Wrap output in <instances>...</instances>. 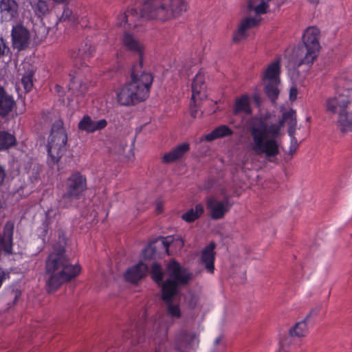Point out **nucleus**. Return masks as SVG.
Segmentation results:
<instances>
[{
  "instance_id": "nucleus-1",
  "label": "nucleus",
  "mask_w": 352,
  "mask_h": 352,
  "mask_svg": "<svg viewBox=\"0 0 352 352\" xmlns=\"http://www.w3.org/2000/svg\"><path fill=\"white\" fill-rule=\"evenodd\" d=\"M275 116L271 114L254 117L248 122V129L252 138L250 148L257 155H264L267 161L274 162L280 153L282 136L281 129L284 124L288 125L287 133L292 135L296 133L297 120L296 112L290 109L282 114V118L276 121Z\"/></svg>"
},
{
  "instance_id": "nucleus-2",
  "label": "nucleus",
  "mask_w": 352,
  "mask_h": 352,
  "mask_svg": "<svg viewBox=\"0 0 352 352\" xmlns=\"http://www.w3.org/2000/svg\"><path fill=\"white\" fill-rule=\"evenodd\" d=\"M188 9L186 0H145L140 13L136 9L121 10L115 16V25L133 30L143 19L166 21L181 16Z\"/></svg>"
},
{
  "instance_id": "nucleus-3",
  "label": "nucleus",
  "mask_w": 352,
  "mask_h": 352,
  "mask_svg": "<svg viewBox=\"0 0 352 352\" xmlns=\"http://www.w3.org/2000/svg\"><path fill=\"white\" fill-rule=\"evenodd\" d=\"M58 240L53 251L45 260L46 289L48 293L56 291L64 283L71 281L80 272L78 265H72L65 254L67 237L62 229L57 230Z\"/></svg>"
},
{
  "instance_id": "nucleus-4",
  "label": "nucleus",
  "mask_w": 352,
  "mask_h": 352,
  "mask_svg": "<svg viewBox=\"0 0 352 352\" xmlns=\"http://www.w3.org/2000/svg\"><path fill=\"white\" fill-rule=\"evenodd\" d=\"M167 270L169 278L162 285V299L167 303L168 314L173 318H179L182 316L180 308L172 301L177 293L178 286L186 285L190 277L174 260L167 265Z\"/></svg>"
},
{
  "instance_id": "nucleus-5",
  "label": "nucleus",
  "mask_w": 352,
  "mask_h": 352,
  "mask_svg": "<svg viewBox=\"0 0 352 352\" xmlns=\"http://www.w3.org/2000/svg\"><path fill=\"white\" fill-rule=\"evenodd\" d=\"M153 77L149 72L142 69V63H138L133 65L131 72V81L126 82L131 91L135 94L140 102L144 101L149 96L150 88Z\"/></svg>"
},
{
  "instance_id": "nucleus-6",
  "label": "nucleus",
  "mask_w": 352,
  "mask_h": 352,
  "mask_svg": "<svg viewBox=\"0 0 352 352\" xmlns=\"http://www.w3.org/2000/svg\"><path fill=\"white\" fill-rule=\"evenodd\" d=\"M319 36L320 30L317 28L311 26L306 29L302 36L303 45L297 52L299 65L313 63L320 48Z\"/></svg>"
},
{
  "instance_id": "nucleus-7",
  "label": "nucleus",
  "mask_w": 352,
  "mask_h": 352,
  "mask_svg": "<svg viewBox=\"0 0 352 352\" xmlns=\"http://www.w3.org/2000/svg\"><path fill=\"white\" fill-rule=\"evenodd\" d=\"M86 189V177L79 172L74 173L66 181L65 192L59 201V206L65 208L72 206L74 201L80 199Z\"/></svg>"
},
{
  "instance_id": "nucleus-8",
  "label": "nucleus",
  "mask_w": 352,
  "mask_h": 352,
  "mask_svg": "<svg viewBox=\"0 0 352 352\" xmlns=\"http://www.w3.org/2000/svg\"><path fill=\"white\" fill-rule=\"evenodd\" d=\"M198 343L197 335L186 330H181L175 337V349L180 352H191L198 346Z\"/></svg>"
},
{
  "instance_id": "nucleus-9",
  "label": "nucleus",
  "mask_w": 352,
  "mask_h": 352,
  "mask_svg": "<svg viewBox=\"0 0 352 352\" xmlns=\"http://www.w3.org/2000/svg\"><path fill=\"white\" fill-rule=\"evenodd\" d=\"M231 206L232 204L230 203L228 197H225L222 201L213 197H209L206 200V207L210 211V217L212 219H222L230 210Z\"/></svg>"
},
{
  "instance_id": "nucleus-10",
  "label": "nucleus",
  "mask_w": 352,
  "mask_h": 352,
  "mask_svg": "<svg viewBox=\"0 0 352 352\" xmlns=\"http://www.w3.org/2000/svg\"><path fill=\"white\" fill-rule=\"evenodd\" d=\"M260 16H248L243 18L241 20L238 25L237 30L232 35V41L234 43H238L248 36V31L257 26L261 21Z\"/></svg>"
},
{
  "instance_id": "nucleus-11",
  "label": "nucleus",
  "mask_w": 352,
  "mask_h": 352,
  "mask_svg": "<svg viewBox=\"0 0 352 352\" xmlns=\"http://www.w3.org/2000/svg\"><path fill=\"white\" fill-rule=\"evenodd\" d=\"M12 45L18 50L25 49L29 44L30 32L26 28L21 24L13 25L11 32Z\"/></svg>"
},
{
  "instance_id": "nucleus-12",
  "label": "nucleus",
  "mask_w": 352,
  "mask_h": 352,
  "mask_svg": "<svg viewBox=\"0 0 352 352\" xmlns=\"http://www.w3.org/2000/svg\"><path fill=\"white\" fill-rule=\"evenodd\" d=\"M131 331H127L124 333L123 337L126 339L125 345H132L135 346L140 345V347H144V342H146L144 336V327L142 323H136Z\"/></svg>"
},
{
  "instance_id": "nucleus-13",
  "label": "nucleus",
  "mask_w": 352,
  "mask_h": 352,
  "mask_svg": "<svg viewBox=\"0 0 352 352\" xmlns=\"http://www.w3.org/2000/svg\"><path fill=\"white\" fill-rule=\"evenodd\" d=\"M122 43L126 50L137 54L139 56L138 63L143 64L144 45L133 34L129 32H124Z\"/></svg>"
},
{
  "instance_id": "nucleus-14",
  "label": "nucleus",
  "mask_w": 352,
  "mask_h": 352,
  "mask_svg": "<svg viewBox=\"0 0 352 352\" xmlns=\"http://www.w3.org/2000/svg\"><path fill=\"white\" fill-rule=\"evenodd\" d=\"M350 102L349 97L343 94H339L327 100V110L332 113L345 114L344 111Z\"/></svg>"
},
{
  "instance_id": "nucleus-15",
  "label": "nucleus",
  "mask_w": 352,
  "mask_h": 352,
  "mask_svg": "<svg viewBox=\"0 0 352 352\" xmlns=\"http://www.w3.org/2000/svg\"><path fill=\"white\" fill-rule=\"evenodd\" d=\"M108 124L105 119L99 120H93L91 118L88 116H84L78 124L79 130L85 131L87 133H93L97 131L104 129Z\"/></svg>"
},
{
  "instance_id": "nucleus-16",
  "label": "nucleus",
  "mask_w": 352,
  "mask_h": 352,
  "mask_svg": "<svg viewBox=\"0 0 352 352\" xmlns=\"http://www.w3.org/2000/svg\"><path fill=\"white\" fill-rule=\"evenodd\" d=\"M94 52V49L87 43L82 45L78 51L73 52L72 57L74 58V66L78 68L87 66V62L92 57Z\"/></svg>"
},
{
  "instance_id": "nucleus-17",
  "label": "nucleus",
  "mask_w": 352,
  "mask_h": 352,
  "mask_svg": "<svg viewBox=\"0 0 352 352\" xmlns=\"http://www.w3.org/2000/svg\"><path fill=\"white\" fill-rule=\"evenodd\" d=\"M0 12L3 21H12L18 16L17 3L14 0H1Z\"/></svg>"
},
{
  "instance_id": "nucleus-18",
  "label": "nucleus",
  "mask_w": 352,
  "mask_h": 352,
  "mask_svg": "<svg viewBox=\"0 0 352 352\" xmlns=\"http://www.w3.org/2000/svg\"><path fill=\"white\" fill-rule=\"evenodd\" d=\"M206 88L204 75L201 72H199L194 78L192 83L191 100L195 102L197 99L201 100L205 98L206 96Z\"/></svg>"
},
{
  "instance_id": "nucleus-19",
  "label": "nucleus",
  "mask_w": 352,
  "mask_h": 352,
  "mask_svg": "<svg viewBox=\"0 0 352 352\" xmlns=\"http://www.w3.org/2000/svg\"><path fill=\"white\" fill-rule=\"evenodd\" d=\"M16 105L13 97L0 86V117L6 118Z\"/></svg>"
},
{
  "instance_id": "nucleus-20",
  "label": "nucleus",
  "mask_w": 352,
  "mask_h": 352,
  "mask_svg": "<svg viewBox=\"0 0 352 352\" xmlns=\"http://www.w3.org/2000/svg\"><path fill=\"white\" fill-rule=\"evenodd\" d=\"M148 271V266L143 262H139L135 265L128 269L124 274V278L130 283H137L142 279Z\"/></svg>"
},
{
  "instance_id": "nucleus-21",
  "label": "nucleus",
  "mask_w": 352,
  "mask_h": 352,
  "mask_svg": "<svg viewBox=\"0 0 352 352\" xmlns=\"http://www.w3.org/2000/svg\"><path fill=\"white\" fill-rule=\"evenodd\" d=\"M52 141H54V144L57 143V144H67V135L60 121L55 122L52 124L48 142H52Z\"/></svg>"
},
{
  "instance_id": "nucleus-22",
  "label": "nucleus",
  "mask_w": 352,
  "mask_h": 352,
  "mask_svg": "<svg viewBox=\"0 0 352 352\" xmlns=\"http://www.w3.org/2000/svg\"><path fill=\"white\" fill-rule=\"evenodd\" d=\"M190 150V144L184 142L175 147L170 152L166 153L162 157V161L165 164H170L182 158V157Z\"/></svg>"
},
{
  "instance_id": "nucleus-23",
  "label": "nucleus",
  "mask_w": 352,
  "mask_h": 352,
  "mask_svg": "<svg viewBox=\"0 0 352 352\" xmlns=\"http://www.w3.org/2000/svg\"><path fill=\"white\" fill-rule=\"evenodd\" d=\"M135 96L126 83L116 94L117 101L122 106L135 105L140 102Z\"/></svg>"
},
{
  "instance_id": "nucleus-24",
  "label": "nucleus",
  "mask_w": 352,
  "mask_h": 352,
  "mask_svg": "<svg viewBox=\"0 0 352 352\" xmlns=\"http://www.w3.org/2000/svg\"><path fill=\"white\" fill-rule=\"evenodd\" d=\"M279 6L278 3H274V0H249L248 3V11H254L256 15L265 14L271 8L272 4Z\"/></svg>"
},
{
  "instance_id": "nucleus-25",
  "label": "nucleus",
  "mask_w": 352,
  "mask_h": 352,
  "mask_svg": "<svg viewBox=\"0 0 352 352\" xmlns=\"http://www.w3.org/2000/svg\"><path fill=\"white\" fill-rule=\"evenodd\" d=\"M66 151V144H57L52 142L47 144L48 164L52 166L57 164Z\"/></svg>"
},
{
  "instance_id": "nucleus-26",
  "label": "nucleus",
  "mask_w": 352,
  "mask_h": 352,
  "mask_svg": "<svg viewBox=\"0 0 352 352\" xmlns=\"http://www.w3.org/2000/svg\"><path fill=\"white\" fill-rule=\"evenodd\" d=\"M215 244L214 243H211L201 252V261L203 264L205 265V267L207 271L210 273H213L214 266V259H215V252H214Z\"/></svg>"
},
{
  "instance_id": "nucleus-27",
  "label": "nucleus",
  "mask_w": 352,
  "mask_h": 352,
  "mask_svg": "<svg viewBox=\"0 0 352 352\" xmlns=\"http://www.w3.org/2000/svg\"><path fill=\"white\" fill-rule=\"evenodd\" d=\"M280 66L278 60L272 63L263 72L262 79L265 82H280Z\"/></svg>"
},
{
  "instance_id": "nucleus-28",
  "label": "nucleus",
  "mask_w": 352,
  "mask_h": 352,
  "mask_svg": "<svg viewBox=\"0 0 352 352\" xmlns=\"http://www.w3.org/2000/svg\"><path fill=\"white\" fill-rule=\"evenodd\" d=\"M244 113L250 115L252 109L250 106V99L248 95H243L240 98H237L233 107V114L239 115Z\"/></svg>"
},
{
  "instance_id": "nucleus-29",
  "label": "nucleus",
  "mask_w": 352,
  "mask_h": 352,
  "mask_svg": "<svg viewBox=\"0 0 352 352\" xmlns=\"http://www.w3.org/2000/svg\"><path fill=\"white\" fill-rule=\"evenodd\" d=\"M233 133L230 127L223 124L216 127L210 133L206 135L204 139L208 142H211L219 138L231 136Z\"/></svg>"
},
{
  "instance_id": "nucleus-30",
  "label": "nucleus",
  "mask_w": 352,
  "mask_h": 352,
  "mask_svg": "<svg viewBox=\"0 0 352 352\" xmlns=\"http://www.w3.org/2000/svg\"><path fill=\"white\" fill-rule=\"evenodd\" d=\"M152 339L154 344L157 345L155 352H166L167 331L166 329H158Z\"/></svg>"
},
{
  "instance_id": "nucleus-31",
  "label": "nucleus",
  "mask_w": 352,
  "mask_h": 352,
  "mask_svg": "<svg viewBox=\"0 0 352 352\" xmlns=\"http://www.w3.org/2000/svg\"><path fill=\"white\" fill-rule=\"evenodd\" d=\"M16 144V139L14 135L0 131V151H6Z\"/></svg>"
},
{
  "instance_id": "nucleus-32",
  "label": "nucleus",
  "mask_w": 352,
  "mask_h": 352,
  "mask_svg": "<svg viewBox=\"0 0 352 352\" xmlns=\"http://www.w3.org/2000/svg\"><path fill=\"white\" fill-rule=\"evenodd\" d=\"M204 212V207L201 204H197L195 208H191L182 215V219L188 223H191L197 219Z\"/></svg>"
},
{
  "instance_id": "nucleus-33",
  "label": "nucleus",
  "mask_w": 352,
  "mask_h": 352,
  "mask_svg": "<svg viewBox=\"0 0 352 352\" xmlns=\"http://www.w3.org/2000/svg\"><path fill=\"white\" fill-rule=\"evenodd\" d=\"M32 8L38 17L45 16L49 12V6L46 1L36 0L31 3Z\"/></svg>"
},
{
  "instance_id": "nucleus-34",
  "label": "nucleus",
  "mask_w": 352,
  "mask_h": 352,
  "mask_svg": "<svg viewBox=\"0 0 352 352\" xmlns=\"http://www.w3.org/2000/svg\"><path fill=\"white\" fill-rule=\"evenodd\" d=\"M338 126L342 132L352 130V112L340 114L338 120Z\"/></svg>"
},
{
  "instance_id": "nucleus-35",
  "label": "nucleus",
  "mask_w": 352,
  "mask_h": 352,
  "mask_svg": "<svg viewBox=\"0 0 352 352\" xmlns=\"http://www.w3.org/2000/svg\"><path fill=\"white\" fill-rule=\"evenodd\" d=\"M307 321L305 319L297 322L295 326L289 330V336L291 337L296 336L298 338L305 336L307 333Z\"/></svg>"
},
{
  "instance_id": "nucleus-36",
  "label": "nucleus",
  "mask_w": 352,
  "mask_h": 352,
  "mask_svg": "<svg viewBox=\"0 0 352 352\" xmlns=\"http://www.w3.org/2000/svg\"><path fill=\"white\" fill-rule=\"evenodd\" d=\"M279 83L280 82H267L265 87V92L272 102L275 101L279 95V89L278 88Z\"/></svg>"
},
{
  "instance_id": "nucleus-37",
  "label": "nucleus",
  "mask_w": 352,
  "mask_h": 352,
  "mask_svg": "<svg viewBox=\"0 0 352 352\" xmlns=\"http://www.w3.org/2000/svg\"><path fill=\"white\" fill-rule=\"evenodd\" d=\"M171 243H175L179 249L182 248L184 245V240L181 236H168L162 238V245L167 252Z\"/></svg>"
},
{
  "instance_id": "nucleus-38",
  "label": "nucleus",
  "mask_w": 352,
  "mask_h": 352,
  "mask_svg": "<svg viewBox=\"0 0 352 352\" xmlns=\"http://www.w3.org/2000/svg\"><path fill=\"white\" fill-rule=\"evenodd\" d=\"M34 72L32 69L27 70L21 78V84L25 92H29L33 87V77Z\"/></svg>"
},
{
  "instance_id": "nucleus-39",
  "label": "nucleus",
  "mask_w": 352,
  "mask_h": 352,
  "mask_svg": "<svg viewBox=\"0 0 352 352\" xmlns=\"http://www.w3.org/2000/svg\"><path fill=\"white\" fill-rule=\"evenodd\" d=\"M41 166L38 164L31 163L27 171L29 179L32 183L37 182L41 177Z\"/></svg>"
},
{
  "instance_id": "nucleus-40",
  "label": "nucleus",
  "mask_w": 352,
  "mask_h": 352,
  "mask_svg": "<svg viewBox=\"0 0 352 352\" xmlns=\"http://www.w3.org/2000/svg\"><path fill=\"white\" fill-rule=\"evenodd\" d=\"M52 212H53L52 210H48L46 212L45 220L43 223L42 226L38 228V230L40 231L39 236L43 241H45V237L48 233L49 225L52 223L51 214H52Z\"/></svg>"
},
{
  "instance_id": "nucleus-41",
  "label": "nucleus",
  "mask_w": 352,
  "mask_h": 352,
  "mask_svg": "<svg viewBox=\"0 0 352 352\" xmlns=\"http://www.w3.org/2000/svg\"><path fill=\"white\" fill-rule=\"evenodd\" d=\"M151 276L153 279L158 285L161 284L163 278L162 268L158 263H153L151 267Z\"/></svg>"
},
{
  "instance_id": "nucleus-42",
  "label": "nucleus",
  "mask_w": 352,
  "mask_h": 352,
  "mask_svg": "<svg viewBox=\"0 0 352 352\" xmlns=\"http://www.w3.org/2000/svg\"><path fill=\"white\" fill-rule=\"evenodd\" d=\"M0 58H6L7 63L12 60V52L2 38H0Z\"/></svg>"
},
{
  "instance_id": "nucleus-43",
  "label": "nucleus",
  "mask_w": 352,
  "mask_h": 352,
  "mask_svg": "<svg viewBox=\"0 0 352 352\" xmlns=\"http://www.w3.org/2000/svg\"><path fill=\"white\" fill-rule=\"evenodd\" d=\"M155 254V249L152 244L148 245L142 251L143 256L145 259H151Z\"/></svg>"
},
{
  "instance_id": "nucleus-44",
  "label": "nucleus",
  "mask_w": 352,
  "mask_h": 352,
  "mask_svg": "<svg viewBox=\"0 0 352 352\" xmlns=\"http://www.w3.org/2000/svg\"><path fill=\"white\" fill-rule=\"evenodd\" d=\"M226 349V345L221 343V336L216 338L214 341V347L211 352H224Z\"/></svg>"
},
{
  "instance_id": "nucleus-45",
  "label": "nucleus",
  "mask_w": 352,
  "mask_h": 352,
  "mask_svg": "<svg viewBox=\"0 0 352 352\" xmlns=\"http://www.w3.org/2000/svg\"><path fill=\"white\" fill-rule=\"evenodd\" d=\"M295 133H293L292 135H289L291 138V144L289 146V153L290 155H293L297 148L298 147V143L297 139L295 138Z\"/></svg>"
},
{
  "instance_id": "nucleus-46",
  "label": "nucleus",
  "mask_w": 352,
  "mask_h": 352,
  "mask_svg": "<svg viewBox=\"0 0 352 352\" xmlns=\"http://www.w3.org/2000/svg\"><path fill=\"white\" fill-rule=\"evenodd\" d=\"M320 312V308L319 307H315L314 309H312L310 312L307 314V316H306V318H305V320H307V322L309 321V319L312 317V316H317Z\"/></svg>"
},
{
  "instance_id": "nucleus-47",
  "label": "nucleus",
  "mask_w": 352,
  "mask_h": 352,
  "mask_svg": "<svg viewBox=\"0 0 352 352\" xmlns=\"http://www.w3.org/2000/svg\"><path fill=\"white\" fill-rule=\"evenodd\" d=\"M72 14V11L68 8H66L64 9L63 14L61 16V19L63 20L69 19Z\"/></svg>"
},
{
  "instance_id": "nucleus-48",
  "label": "nucleus",
  "mask_w": 352,
  "mask_h": 352,
  "mask_svg": "<svg viewBox=\"0 0 352 352\" xmlns=\"http://www.w3.org/2000/svg\"><path fill=\"white\" fill-rule=\"evenodd\" d=\"M298 94V90L296 87H292L289 91V99L291 100H294L296 99Z\"/></svg>"
},
{
  "instance_id": "nucleus-49",
  "label": "nucleus",
  "mask_w": 352,
  "mask_h": 352,
  "mask_svg": "<svg viewBox=\"0 0 352 352\" xmlns=\"http://www.w3.org/2000/svg\"><path fill=\"white\" fill-rule=\"evenodd\" d=\"M6 177V170L4 168L0 165V186H1L3 184Z\"/></svg>"
},
{
  "instance_id": "nucleus-50",
  "label": "nucleus",
  "mask_w": 352,
  "mask_h": 352,
  "mask_svg": "<svg viewBox=\"0 0 352 352\" xmlns=\"http://www.w3.org/2000/svg\"><path fill=\"white\" fill-rule=\"evenodd\" d=\"M10 296H11V297H13L12 303L14 304L16 302V301L18 300V298H19V296H21V293L18 290H16V291L13 290L11 292Z\"/></svg>"
},
{
  "instance_id": "nucleus-51",
  "label": "nucleus",
  "mask_w": 352,
  "mask_h": 352,
  "mask_svg": "<svg viewBox=\"0 0 352 352\" xmlns=\"http://www.w3.org/2000/svg\"><path fill=\"white\" fill-rule=\"evenodd\" d=\"M188 305L191 308H194L197 303V298L195 296H191L190 299L188 300Z\"/></svg>"
},
{
  "instance_id": "nucleus-52",
  "label": "nucleus",
  "mask_w": 352,
  "mask_h": 352,
  "mask_svg": "<svg viewBox=\"0 0 352 352\" xmlns=\"http://www.w3.org/2000/svg\"><path fill=\"white\" fill-rule=\"evenodd\" d=\"M192 102L193 104L192 103L190 104V113L193 118H196L198 112L195 107L196 101L194 102V101L192 100Z\"/></svg>"
},
{
  "instance_id": "nucleus-53",
  "label": "nucleus",
  "mask_w": 352,
  "mask_h": 352,
  "mask_svg": "<svg viewBox=\"0 0 352 352\" xmlns=\"http://www.w3.org/2000/svg\"><path fill=\"white\" fill-rule=\"evenodd\" d=\"M55 91L58 94L59 96H63L65 94V91L63 89V88L58 85H56L54 87Z\"/></svg>"
},
{
  "instance_id": "nucleus-54",
  "label": "nucleus",
  "mask_w": 352,
  "mask_h": 352,
  "mask_svg": "<svg viewBox=\"0 0 352 352\" xmlns=\"http://www.w3.org/2000/svg\"><path fill=\"white\" fill-rule=\"evenodd\" d=\"M253 100H254V102H255V104H256V106L259 107L261 103V99L258 94H254Z\"/></svg>"
},
{
  "instance_id": "nucleus-55",
  "label": "nucleus",
  "mask_w": 352,
  "mask_h": 352,
  "mask_svg": "<svg viewBox=\"0 0 352 352\" xmlns=\"http://www.w3.org/2000/svg\"><path fill=\"white\" fill-rule=\"evenodd\" d=\"M87 91V88L85 85H82L81 84L79 86V90L78 91V94H83Z\"/></svg>"
},
{
  "instance_id": "nucleus-56",
  "label": "nucleus",
  "mask_w": 352,
  "mask_h": 352,
  "mask_svg": "<svg viewBox=\"0 0 352 352\" xmlns=\"http://www.w3.org/2000/svg\"><path fill=\"white\" fill-rule=\"evenodd\" d=\"M76 77L75 76H73L71 79V82L69 85V89H73L74 88V85H75V83H76Z\"/></svg>"
},
{
  "instance_id": "nucleus-57",
  "label": "nucleus",
  "mask_w": 352,
  "mask_h": 352,
  "mask_svg": "<svg viewBox=\"0 0 352 352\" xmlns=\"http://www.w3.org/2000/svg\"><path fill=\"white\" fill-rule=\"evenodd\" d=\"M286 340H287V339H286L285 340H283V341H282V342H280V349H281L282 350H283V347H284V345H285V342H286Z\"/></svg>"
},
{
  "instance_id": "nucleus-58",
  "label": "nucleus",
  "mask_w": 352,
  "mask_h": 352,
  "mask_svg": "<svg viewBox=\"0 0 352 352\" xmlns=\"http://www.w3.org/2000/svg\"><path fill=\"white\" fill-rule=\"evenodd\" d=\"M54 2L58 3H63L67 1V0H53Z\"/></svg>"
},
{
  "instance_id": "nucleus-59",
  "label": "nucleus",
  "mask_w": 352,
  "mask_h": 352,
  "mask_svg": "<svg viewBox=\"0 0 352 352\" xmlns=\"http://www.w3.org/2000/svg\"><path fill=\"white\" fill-rule=\"evenodd\" d=\"M156 210L158 212H160L162 211V207L160 205L157 206Z\"/></svg>"
},
{
  "instance_id": "nucleus-60",
  "label": "nucleus",
  "mask_w": 352,
  "mask_h": 352,
  "mask_svg": "<svg viewBox=\"0 0 352 352\" xmlns=\"http://www.w3.org/2000/svg\"><path fill=\"white\" fill-rule=\"evenodd\" d=\"M137 351H138V349L135 348V349H133L131 352H136Z\"/></svg>"
}]
</instances>
